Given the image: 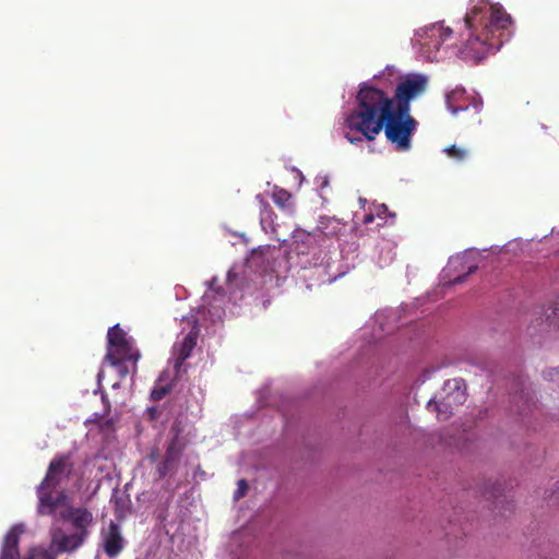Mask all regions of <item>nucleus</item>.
Masks as SVG:
<instances>
[{"instance_id": "obj_1", "label": "nucleus", "mask_w": 559, "mask_h": 559, "mask_svg": "<svg viewBox=\"0 0 559 559\" xmlns=\"http://www.w3.org/2000/svg\"><path fill=\"white\" fill-rule=\"evenodd\" d=\"M345 126L349 130L345 138L352 144L361 143L364 139L373 141L383 130L395 150L405 152L411 148L417 122L408 111L393 108V100L382 90L364 83L356 96V107L345 119Z\"/></svg>"}, {"instance_id": "obj_2", "label": "nucleus", "mask_w": 559, "mask_h": 559, "mask_svg": "<svg viewBox=\"0 0 559 559\" xmlns=\"http://www.w3.org/2000/svg\"><path fill=\"white\" fill-rule=\"evenodd\" d=\"M464 23L469 31L464 49L479 61L500 49L511 17L501 8L479 4L465 14Z\"/></svg>"}, {"instance_id": "obj_3", "label": "nucleus", "mask_w": 559, "mask_h": 559, "mask_svg": "<svg viewBox=\"0 0 559 559\" xmlns=\"http://www.w3.org/2000/svg\"><path fill=\"white\" fill-rule=\"evenodd\" d=\"M74 469L71 453L56 454L50 461L44 479L37 487L38 508L40 515H52L58 508L66 506L68 495L58 489L63 480L70 478Z\"/></svg>"}, {"instance_id": "obj_4", "label": "nucleus", "mask_w": 559, "mask_h": 559, "mask_svg": "<svg viewBox=\"0 0 559 559\" xmlns=\"http://www.w3.org/2000/svg\"><path fill=\"white\" fill-rule=\"evenodd\" d=\"M140 358L139 349L134 347L132 340L128 337L123 329L119 324L111 326L107 332V350L104 362L116 368L122 380L130 373H136Z\"/></svg>"}, {"instance_id": "obj_5", "label": "nucleus", "mask_w": 559, "mask_h": 559, "mask_svg": "<svg viewBox=\"0 0 559 559\" xmlns=\"http://www.w3.org/2000/svg\"><path fill=\"white\" fill-rule=\"evenodd\" d=\"M428 80L423 74H408L396 85L393 108L400 111L411 110V102L420 96L427 88Z\"/></svg>"}, {"instance_id": "obj_6", "label": "nucleus", "mask_w": 559, "mask_h": 559, "mask_svg": "<svg viewBox=\"0 0 559 559\" xmlns=\"http://www.w3.org/2000/svg\"><path fill=\"white\" fill-rule=\"evenodd\" d=\"M462 380L453 379L445 382L443 391L447 392L440 401L430 400L427 404L429 411L437 414L440 421L449 419L454 407L462 405L466 400L465 391L461 389Z\"/></svg>"}, {"instance_id": "obj_7", "label": "nucleus", "mask_w": 559, "mask_h": 559, "mask_svg": "<svg viewBox=\"0 0 559 559\" xmlns=\"http://www.w3.org/2000/svg\"><path fill=\"white\" fill-rule=\"evenodd\" d=\"M171 430L175 431V435L169 440L165 454L156 466V475L158 479H164L167 476H173L176 474L181 454L186 447V444L180 441L179 427L177 425L173 426Z\"/></svg>"}, {"instance_id": "obj_8", "label": "nucleus", "mask_w": 559, "mask_h": 559, "mask_svg": "<svg viewBox=\"0 0 559 559\" xmlns=\"http://www.w3.org/2000/svg\"><path fill=\"white\" fill-rule=\"evenodd\" d=\"M451 34L452 29L444 27L440 23L433 24L417 33L421 49L428 53V59H432L430 53L432 51H438L442 43L447 40Z\"/></svg>"}, {"instance_id": "obj_9", "label": "nucleus", "mask_w": 559, "mask_h": 559, "mask_svg": "<svg viewBox=\"0 0 559 559\" xmlns=\"http://www.w3.org/2000/svg\"><path fill=\"white\" fill-rule=\"evenodd\" d=\"M100 538L104 552L110 558L119 556L127 544L120 525L114 521L100 531Z\"/></svg>"}, {"instance_id": "obj_10", "label": "nucleus", "mask_w": 559, "mask_h": 559, "mask_svg": "<svg viewBox=\"0 0 559 559\" xmlns=\"http://www.w3.org/2000/svg\"><path fill=\"white\" fill-rule=\"evenodd\" d=\"M84 539L85 537L79 533L68 535L59 530L52 534L51 542L52 546L56 547L57 552L61 554L75 550L83 544Z\"/></svg>"}, {"instance_id": "obj_11", "label": "nucleus", "mask_w": 559, "mask_h": 559, "mask_svg": "<svg viewBox=\"0 0 559 559\" xmlns=\"http://www.w3.org/2000/svg\"><path fill=\"white\" fill-rule=\"evenodd\" d=\"M198 335L194 332H189L180 343L175 344L174 353L176 355L175 359V369L177 373L180 372V369L186 359H188L197 345Z\"/></svg>"}, {"instance_id": "obj_12", "label": "nucleus", "mask_w": 559, "mask_h": 559, "mask_svg": "<svg viewBox=\"0 0 559 559\" xmlns=\"http://www.w3.org/2000/svg\"><path fill=\"white\" fill-rule=\"evenodd\" d=\"M23 528L19 525L13 526L4 537L0 559H21L19 551L20 535Z\"/></svg>"}, {"instance_id": "obj_13", "label": "nucleus", "mask_w": 559, "mask_h": 559, "mask_svg": "<svg viewBox=\"0 0 559 559\" xmlns=\"http://www.w3.org/2000/svg\"><path fill=\"white\" fill-rule=\"evenodd\" d=\"M66 520H69L72 525L78 530L76 533L86 538L88 535V526L93 522V514L85 508H74L64 515Z\"/></svg>"}, {"instance_id": "obj_14", "label": "nucleus", "mask_w": 559, "mask_h": 559, "mask_svg": "<svg viewBox=\"0 0 559 559\" xmlns=\"http://www.w3.org/2000/svg\"><path fill=\"white\" fill-rule=\"evenodd\" d=\"M444 153L452 159L456 160V162H462L464 160L465 158H467L468 156V151L463 148V147H459L456 145H451L447 148H444Z\"/></svg>"}, {"instance_id": "obj_15", "label": "nucleus", "mask_w": 559, "mask_h": 559, "mask_svg": "<svg viewBox=\"0 0 559 559\" xmlns=\"http://www.w3.org/2000/svg\"><path fill=\"white\" fill-rule=\"evenodd\" d=\"M546 320L550 326L559 328V299L546 311Z\"/></svg>"}, {"instance_id": "obj_16", "label": "nucleus", "mask_w": 559, "mask_h": 559, "mask_svg": "<svg viewBox=\"0 0 559 559\" xmlns=\"http://www.w3.org/2000/svg\"><path fill=\"white\" fill-rule=\"evenodd\" d=\"M171 390V385H155L153 390L151 391V399L153 401H160L163 400Z\"/></svg>"}, {"instance_id": "obj_17", "label": "nucleus", "mask_w": 559, "mask_h": 559, "mask_svg": "<svg viewBox=\"0 0 559 559\" xmlns=\"http://www.w3.org/2000/svg\"><path fill=\"white\" fill-rule=\"evenodd\" d=\"M248 489H249L248 481L246 479H239L237 481V489L234 492V500L239 501L240 499H242L247 495Z\"/></svg>"}, {"instance_id": "obj_18", "label": "nucleus", "mask_w": 559, "mask_h": 559, "mask_svg": "<svg viewBox=\"0 0 559 559\" xmlns=\"http://www.w3.org/2000/svg\"><path fill=\"white\" fill-rule=\"evenodd\" d=\"M467 271L463 274V275H457L455 278H453L450 283L451 284H459V283H462L464 281V278L475 272V270L477 269V265L476 264H469L466 266Z\"/></svg>"}, {"instance_id": "obj_19", "label": "nucleus", "mask_w": 559, "mask_h": 559, "mask_svg": "<svg viewBox=\"0 0 559 559\" xmlns=\"http://www.w3.org/2000/svg\"><path fill=\"white\" fill-rule=\"evenodd\" d=\"M281 195H282V210H284V209L290 210V207L293 206V204L289 202V200L292 199V194L288 193L286 190L282 189Z\"/></svg>"}, {"instance_id": "obj_20", "label": "nucleus", "mask_w": 559, "mask_h": 559, "mask_svg": "<svg viewBox=\"0 0 559 559\" xmlns=\"http://www.w3.org/2000/svg\"><path fill=\"white\" fill-rule=\"evenodd\" d=\"M543 376L546 380H554L555 377H559V367L545 370Z\"/></svg>"}, {"instance_id": "obj_21", "label": "nucleus", "mask_w": 559, "mask_h": 559, "mask_svg": "<svg viewBox=\"0 0 559 559\" xmlns=\"http://www.w3.org/2000/svg\"><path fill=\"white\" fill-rule=\"evenodd\" d=\"M290 174L293 175V177H294L295 179H297V180H298V187H299V186L301 185V182H302V179H304L302 174H301L299 170H296V169H294V168H293V169H290Z\"/></svg>"}, {"instance_id": "obj_22", "label": "nucleus", "mask_w": 559, "mask_h": 559, "mask_svg": "<svg viewBox=\"0 0 559 559\" xmlns=\"http://www.w3.org/2000/svg\"><path fill=\"white\" fill-rule=\"evenodd\" d=\"M388 211V206L385 204H380L376 207V213L378 216H382L383 214H385Z\"/></svg>"}, {"instance_id": "obj_23", "label": "nucleus", "mask_w": 559, "mask_h": 559, "mask_svg": "<svg viewBox=\"0 0 559 559\" xmlns=\"http://www.w3.org/2000/svg\"><path fill=\"white\" fill-rule=\"evenodd\" d=\"M374 221V216L372 213H367L364 215L362 223L365 225L371 224Z\"/></svg>"}, {"instance_id": "obj_24", "label": "nucleus", "mask_w": 559, "mask_h": 559, "mask_svg": "<svg viewBox=\"0 0 559 559\" xmlns=\"http://www.w3.org/2000/svg\"><path fill=\"white\" fill-rule=\"evenodd\" d=\"M456 263H457V264H460V265L462 266V269L464 270V266H463V260H462V259H459V258H457V259H455V260H452V261L450 262V266H452V265H454V264H456Z\"/></svg>"}, {"instance_id": "obj_25", "label": "nucleus", "mask_w": 559, "mask_h": 559, "mask_svg": "<svg viewBox=\"0 0 559 559\" xmlns=\"http://www.w3.org/2000/svg\"><path fill=\"white\" fill-rule=\"evenodd\" d=\"M148 457H150L152 461H156V460H157V457H158V453H157V451H153V452L150 454V456H148Z\"/></svg>"}, {"instance_id": "obj_26", "label": "nucleus", "mask_w": 559, "mask_h": 559, "mask_svg": "<svg viewBox=\"0 0 559 559\" xmlns=\"http://www.w3.org/2000/svg\"><path fill=\"white\" fill-rule=\"evenodd\" d=\"M490 496H491V497H493V498H497V499H498V498H500L502 495H501V492H500V489H497V492H491V493H490Z\"/></svg>"}, {"instance_id": "obj_27", "label": "nucleus", "mask_w": 559, "mask_h": 559, "mask_svg": "<svg viewBox=\"0 0 559 559\" xmlns=\"http://www.w3.org/2000/svg\"><path fill=\"white\" fill-rule=\"evenodd\" d=\"M35 550H31L29 554L24 559H35Z\"/></svg>"}, {"instance_id": "obj_28", "label": "nucleus", "mask_w": 559, "mask_h": 559, "mask_svg": "<svg viewBox=\"0 0 559 559\" xmlns=\"http://www.w3.org/2000/svg\"><path fill=\"white\" fill-rule=\"evenodd\" d=\"M274 202L280 204V197L276 193H273Z\"/></svg>"}, {"instance_id": "obj_29", "label": "nucleus", "mask_w": 559, "mask_h": 559, "mask_svg": "<svg viewBox=\"0 0 559 559\" xmlns=\"http://www.w3.org/2000/svg\"><path fill=\"white\" fill-rule=\"evenodd\" d=\"M103 377V371H99L97 374L98 380L100 381V378Z\"/></svg>"}, {"instance_id": "obj_30", "label": "nucleus", "mask_w": 559, "mask_h": 559, "mask_svg": "<svg viewBox=\"0 0 559 559\" xmlns=\"http://www.w3.org/2000/svg\"><path fill=\"white\" fill-rule=\"evenodd\" d=\"M231 276H233L231 272H228V280H229V281H230V278H231Z\"/></svg>"}, {"instance_id": "obj_31", "label": "nucleus", "mask_w": 559, "mask_h": 559, "mask_svg": "<svg viewBox=\"0 0 559 559\" xmlns=\"http://www.w3.org/2000/svg\"><path fill=\"white\" fill-rule=\"evenodd\" d=\"M49 559H55V558H52V557H51V558H49Z\"/></svg>"}]
</instances>
